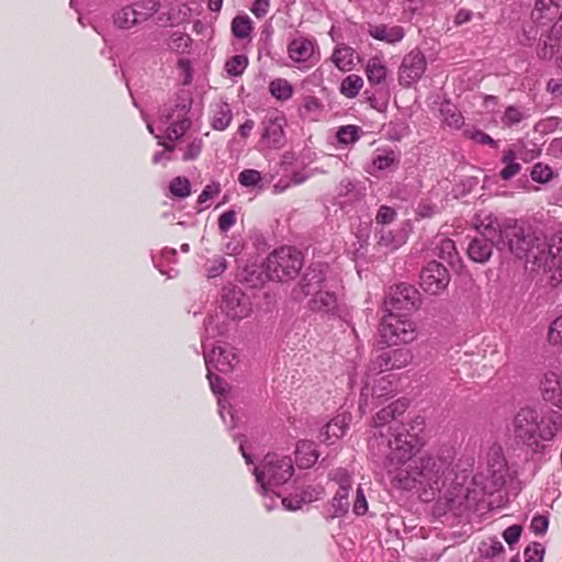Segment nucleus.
<instances>
[{"label":"nucleus","mask_w":562,"mask_h":562,"mask_svg":"<svg viewBox=\"0 0 562 562\" xmlns=\"http://www.w3.org/2000/svg\"><path fill=\"white\" fill-rule=\"evenodd\" d=\"M521 531L522 528L519 525H513L504 530L503 538L509 546H513L518 542Z\"/></svg>","instance_id":"nucleus-61"},{"label":"nucleus","mask_w":562,"mask_h":562,"mask_svg":"<svg viewBox=\"0 0 562 562\" xmlns=\"http://www.w3.org/2000/svg\"><path fill=\"white\" fill-rule=\"evenodd\" d=\"M557 9L558 8L554 9L552 4H547L544 0H536L530 13V19L537 25H546L554 19Z\"/></svg>","instance_id":"nucleus-33"},{"label":"nucleus","mask_w":562,"mask_h":562,"mask_svg":"<svg viewBox=\"0 0 562 562\" xmlns=\"http://www.w3.org/2000/svg\"><path fill=\"white\" fill-rule=\"evenodd\" d=\"M554 412L526 406L520 408L512 419L509 431L518 445L532 453L541 452L558 431Z\"/></svg>","instance_id":"nucleus-4"},{"label":"nucleus","mask_w":562,"mask_h":562,"mask_svg":"<svg viewBox=\"0 0 562 562\" xmlns=\"http://www.w3.org/2000/svg\"><path fill=\"white\" fill-rule=\"evenodd\" d=\"M407 240V233L404 229L387 231L382 229L378 245L387 251L398 249Z\"/></svg>","instance_id":"nucleus-32"},{"label":"nucleus","mask_w":562,"mask_h":562,"mask_svg":"<svg viewBox=\"0 0 562 562\" xmlns=\"http://www.w3.org/2000/svg\"><path fill=\"white\" fill-rule=\"evenodd\" d=\"M368 33L374 40L394 45L404 38V29L400 25L376 24L369 25Z\"/></svg>","instance_id":"nucleus-22"},{"label":"nucleus","mask_w":562,"mask_h":562,"mask_svg":"<svg viewBox=\"0 0 562 562\" xmlns=\"http://www.w3.org/2000/svg\"><path fill=\"white\" fill-rule=\"evenodd\" d=\"M352 512L358 516L364 515L368 512V502L361 486L357 488Z\"/></svg>","instance_id":"nucleus-54"},{"label":"nucleus","mask_w":562,"mask_h":562,"mask_svg":"<svg viewBox=\"0 0 562 562\" xmlns=\"http://www.w3.org/2000/svg\"><path fill=\"white\" fill-rule=\"evenodd\" d=\"M363 85V79L359 75L351 74L342 79L339 91L346 98L352 99L359 94Z\"/></svg>","instance_id":"nucleus-37"},{"label":"nucleus","mask_w":562,"mask_h":562,"mask_svg":"<svg viewBox=\"0 0 562 562\" xmlns=\"http://www.w3.org/2000/svg\"><path fill=\"white\" fill-rule=\"evenodd\" d=\"M112 22L116 29L123 31L131 30L143 23L135 11V7H131V4L123 5L115 10L112 14Z\"/></svg>","instance_id":"nucleus-24"},{"label":"nucleus","mask_w":562,"mask_h":562,"mask_svg":"<svg viewBox=\"0 0 562 562\" xmlns=\"http://www.w3.org/2000/svg\"><path fill=\"white\" fill-rule=\"evenodd\" d=\"M293 91L292 85L283 78L273 79L269 83V92L279 101L290 100L293 95Z\"/></svg>","instance_id":"nucleus-38"},{"label":"nucleus","mask_w":562,"mask_h":562,"mask_svg":"<svg viewBox=\"0 0 562 562\" xmlns=\"http://www.w3.org/2000/svg\"><path fill=\"white\" fill-rule=\"evenodd\" d=\"M374 439L371 442L373 462L385 470L394 487L422 492L424 501H431L441 496L448 503H456L458 498H467V491L461 482L453 476V456L427 454L414 459L419 450L418 438L414 434L401 432L396 441Z\"/></svg>","instance_id":"nucleus-1"},{"label":"nucleus","mask_w":562,"mask_h":562,"mask_svg":"<svg viewBox=\"0 0 562 562\" xmlns=\"http://www.w3.org/2000/svg\"><path fill=\"white\" fill-rule=\"evenodd\" d=\"M227 331V325L221 314L209 316L204 322V335L202 344L207 345V340L224 336Z\"/></svg>","instance_id":"nucleus-31"},{"label":"nucleus","mask_w":562,"mask_h":562,"mask_svg":"<svg viewBox=\"0 0 562 562\" xmlns=\"http://www.w3.org/2000/svg\"><path fill=\"white\" fill-rule=\"evenodd\" d=\"M321 109H322L321 101L316 97L308 95L304 99L302 114L303 115L315 114V113L319 112Z\"/></svg>","instance_id":"nucleus-60"},{"label":"nucleus","mask_w":562,"mask_h":562,"mask_svg":"<svg viewBox=\"0 0 562 562\" xmlns=\"http://www.w3.org/2000/svg\"><path fill=\"white\" fill-rule=\"evenodd\" d=\"M341 280L326 263H312L293 290L295 300L311 296L308 307L317 313H333L338 306L341 293Z\"/></svg>","instance_id":"nucleus-3"},{"label":"nucleus","mask_w":562,"mask_h":562,"mask_svg":"<svg viewBox=\"0 0 562 562\" xmlns=\"http://www.w3.org/2000/svg\"><path fill=\"white\" fill-rule=\"evenodd\" d=\"M524 227L516 220H509L499 223L493 214H479L475 217V227L481 234V238L486 239L499 249L507 248L512 252V245L517 244L518 236L512 232V228Z\"/></svg>","instance_id":"nucleus-9"},{"label":"nucleus","mask_w":562,"mask_h":562,"mask_svg":"<svg viewBox=\"0 0 562 562\" xmlns=\"http://www.w3.org/2000/svg\"><path fill=\"white\" fill-rule=\"evenodd\" d=\"M562 43V11L558 21L552 25L542 46L539 47L537 55L540 59H552L555 44Z\"/></svg>","instance_id":"nucleus-23"},{"label":"nucleus","mask_w":562,"mask_h":562,"mask_svg":"<svg viewBox=\"0 0 562 562\" xmlns=\"http://www.w3.org/2000/svg\"><path fill=\"white\" fill-rule=\"evenodd\" d=\"M329 477L339 485V488L351 487V473L347 469H335L329 473Z\"/></svg>","instance_id":"nucleus-52"},{"label":"nucleus","mask_w":562,"mask_h":562,"mask_svg":"<svg viewBox=\"0 0 562 562\" xmlns=\"http://www.w3.org/2000/svg\"><path fill=\"white\" fill-rule=\"evenodd\" d=\"M207 379L210 382L211 390L214 394L220 395L217 404L220 409V415L223 422L231 428H234L237 423L234 413L231 408L226 407V401L223 397L224 393L227 390V383L220 376L214 373V370H211V373L207 372Z\"/></svg>","instance_id":"nucleus-21"},{"label":"nucleus","mask_w":562,"mask_h":562,"mask_svg":"<svg viewBox=\"0 0 562 562\" xmlns=\"http://www.w3.org/2000/svg\"><path fill=\"white\" fill-rule=\"evenodd\" d=\"M413 360V353L409 349H391L381 352L370 363V371H390L400 370L407 367Z\"/></svg>","instance_id":"nucleus-17"},{"label":"nucleus","mask_w":562,"mask_h":562,"mask_svg":"<svg viewBox=\"0 0 562 562\" xmlns=\"http://www.w3.org/2000/svg\"><path fill=\"white\" fill-rule=\"evenodd\" d=\"M530 177L535 182L548 183L553 179L554 172L549 165L537 162L531 169Z\"/></svg>","instance_id":"nucleus-46"},{"label":"nucleus","mask_w":562,"mask_h":562,"mask_svg":"<svg viewBox=\"0 0 562 562\" xmlns=\"http://www.w3.org/2000/svg\"><path fill=\"white\" fill-rule=\"evenodd\" d=\"M177 258V251L173 248H164L160 252L159 259H154L155 266L158 268V270L166 274L168 278H173L177 276L178 271L173 268H170L169 270H165L162 268L164 261L166 262H176Z\"/></svg>","instance_id":"nucleus-44"},{"label":"nucleus","mask_w":562,"mask_h":562,"mask_svg":"<svg viewBox=\"0 0 562 562\" xmlns=\"http://www.w3.org/2000/svg\"><path fill=\"white\" fill-rule=\"evenodd\" d=\"M544 549L540 543H532L525 549L526 562H542Z\"/></svg>","instance_id":"nucleus-53"},{"label":"nucleus","mask_w":562,"mask_h":562,"mask_svg":"<svg viewBox=\"0 0 562 562\" xmlns=\"http://www.w3.org/2000/svg\"><path fill=\"white\" fill-rule=\"evenodd\" d=\"M350 423V413H338L322 428L319 436L322 441L325 442L326 445H334L345 436Z\"/></svg>","instance_id":"nucleus-20"},{"label":"nucleus","mask_w":562,"mask_h":562,"mask_svg":"<svg viewBox=\"0 0 562 562\" xmlns=\"http://www.w3.org/2000/svg\"><path fill=\"white\" fill-rule=\"evenodd\" d=\"M494 244L481 237L473 238L468 247L470 259L475 262H485L490 259Z\"/></svg>","instance_id":"nucleus-30"},{"label":"nucleus","mask_w":562,"mask_h":562,"mask_svg":"<svg viewBox=\"0 0 562 562\" xmlns=\"http://www.w3.org/2000/svg\"><path fill=\"white\" fill-rule=\"evenodd\" d=\"M288 57L299 69H310L318 63L321 54L314 38L296 36L288 44Z\"/></svg>","instance_id":"nucleus-13"},{"label":"nucleus","mask_w":562,"mask_h":562,"mask_svg":"<svg viewBox=\"0 0 562 562\" xmlns=\"http://www.w3.org/2000/svg\"><path fill=\"white\" fill-rule=\"evenodd\" d=\"M437 255L448 263H453L458 257L454 241L449 238H440L436 244Z\"/></svg>","instance_id":"nucleus-41"},{"label":"nucleus","mask_w":562,"mask_h":562,"mask_svg":"<svg viewBox=\"0 0 562 562\" xmlns=\"http://www.w3.org/2000/svg\"><path fill=\"white\" fill-rule=\"evenodd\" d=\"M169 191L172 196L184 199L191 194V183L186 177H176L169 183Z\"/></svg>","instance_id":"nucleus-42"},{"label":"nucleus","mask_w":562,"mask_h":562,"mask_svg":"<svg viewBox=\"0 0 562 562\" xmlns=\"http://www.w3.org/2000/svg\"><path fill=\"white\" fill-rule=\"evenodd\" d=\"M220 192H221V187L218 183H216V182L210 183L204 187V189L198 196V203L202 205V204L206 203L209 200L217 196L220 194Z\"/></svg>","instance_id":"nucleus-57"},{"label":"nucleus","mask_w":562,"mask_h":562,"mask_svg":"<svg viewBox=\"0 0 562 562\" xmlns=\"http://www.w3.org/2000/svg\"><path fill=\"white\" fill-rule=\"evenodd\" d=\"M381 373L379 371H370V367L366 371L359 400V409L362 413H364L366 407L369 405L370 397L380 400L395 392V385L391 380V375H382Z\"/></svg>","instance_id":"nucleus-12"},{"label":"nucleus","mask_w":562,"mask_h":562,"mask_svg":"<svg viewBox=\"0 0 562 562\" xmlns=\"http://www.w3.org/2000/svg\"><path fill=\"white\" fill-rule=\"evenodd\" d=\"M439 113L445 125L451 128H460L463 125V116L453 103H441Z\"/></svg>","instance_id":"nucleus-34"},{"label":"nucleus","mask_w":562,"mask_h":562,"mask_svg":"<svg viewBox=\"0 0 562 562\" xmlns=\"http://www.w3.org/2000/svg\"><path fill=\"white\" fill-rule=\"evenodd\" d=\"M204 361L210 373L211 370L229 373L239 364L240 356L235 347L218 340L211 348L204 344Z\"/></svg>","instance_id":"nucleus-11"},{"label":"nucleus","mask_w":562,"mask_h":562,"mask_svg":"<svg viewBox=\"0 0 562 562\" xmlns=\"http://www.w3.org/2000/svg\"><path fill=\"white\" fill-rule=\"evenodd\" d=\"M356 52L350 46L339 44L330 56L331 63L340 71H350L355 67Z\"/></svg>","instance_id":"nucleus-27"},{"label":"nucleus","mask_w":562,"mask_h":562,"mask_svg":"<svg viewBox=\"0 0 562 562\" xmlns=\"http://www.w3.org/2000/svg\"><path fill=\"white\" fill-rule=\"evenodd\" d=\"M221 308L227 317L236 321L248 317L252 312L250 299L237 286L223 289Z\"/></svg>","instance_id":"nucleus-14"},{"label":"nucleus","mask_w":562,"mask_h":562,"mask_svg":"<svg viewBox=\"0 0 562 562\" xmlns=\"http://www.w3.org/2000/svg\"><path fill=\"white\" fill-rule=\"evenodd\" d=\"M418 292L414 286L400 284L384 301L386 314L380 324V335L387 345L409 344L417 337L416 324L409 313L416 310Z\"/></svg>","instance_id":"nucleus-2"},{"label":"nucleus","mask_w":562,"mask_h":562,"mask_svg":"<svg viewBox=\"0 0 562 562\" xmlns=\"http://www.w3.org/2000/svg\"><path fill=\"white\" fill-rule=\"evenodd\" d=\"M203 148V139L201 137H188L180 145L179 150L182 151L184 161L195 160Z\"/></svg>","instance_id":"nucleus-36"},{"label":"nucleus","mask_w":562,"mask_h":562,"mask_svg":"<svg viewBox=\"0 0 562 562\" xmlns=\"http://www.w3.org/2000/svg\"><path fill=\"white\" fill-rule=\"evenodd\" d=\"M295 457L300 468H310L317 461L319 454L313 441L301 440L296 445Z\"/></svg>","instance_id":"nucleus-28"},{"label":"nucleus","mask_w":562,"mask_h":562,"mask_svg":"<svg viewBox=\"0 0 562 562\" xmlns=\"http://www.w3.org/2000/svg\"><path fill=\"white\" fill-rule=\"evenodd\" d=\"M437 212L436 205L429 202H420L416 209V215L418 218H429Z\"/></svg>","instance_id":"nucleus-63"},{"label":"nucleus","mask_w":562,"mask_h":562,"mask_svg":"<svg viewBox=\"0 0 562 562\" xmlns=\"http://www.w3.org/2000/svg\"><path fill=\"white\" fill-rule=\"evenodd\" d=\"M407 409V403L405 400H396L389 406L382 408L373 418V431L368 439V453L373 460L371 451V442L374 439H381L390 441L392 446H395L393 441H396V436L401 432L411 434L408 429L396 422V418L405 413Z\"/></svg>","instance_id":"nucleus-8"},{"label":"nucleus","mask_w":562,"mask_h":562,"mask_svg":"<svg viewBox=\"0 0 562 562\" xmlns=\"http://www.w3.org/2000/svg\"><path fill=\"white\" fill-rule=\"evenodd\" d=\"M518 236L517 244L512 245V254L538 265L543 270L562 271V234L548 238L540 229L530 227L512 228Z\"/></svg>","instance_id":"nucleus-5"},{"label":"nucleus","mask_w":562,"mask_h":562,"mask_svg":"<svg viewBox=\"0 0 562 562\" xmlns=\"http://www.w3.org/2000/svg\"><path fill=\"white\" fill-rule=\"evenodd\" d=\"M131 7H135V11L142 22H146L154 14L159 11L160 1L159 0H136L131 3Z\"/></svg>","instance_id":"nucleus-39"},{"label":"nucleus","mask_w":562,"mask_h":562,"mask_svg":"<svg viewBox=\"0 0 562 562\" xmlns=\"http://www.w3.org/2000/svg\"><path fill=\"white\" fill-rule=\"evenodd\" d=\"M236 224V212L228 210L218 217V228L222 233H227Z\"/></svg>","instance_id":"nucleus-56"},{"label":"nucleus","mask_w":562,"mask_h":562,"mask_svg":"<svg viewBox=\"0 0 562 562\" xmlns=\"http://www.w3.org/2000/svg\"><path fill=\"white\" fill-rule=\"evenodd\" d=\"M465 134L470 139H473L474 142H476L479 144L490 145L492 147L497 146L496 140H494L490 135H487L486 133H484L482 131H479V130L465 131Z\"/></svg>","instance_id":"nucleus-58"},{"label":"nucleus","mask_w":562,"mask_h":562,"mask_svg":"<svg viewBox=\"0 0 562 562\" xmlns=\"http://www.w3.org/2000/svg\"><path fill=\"white\" fill-rule=\"evenodd\" d=\"M192 98L189 92L181 91L173 100L166 103L159 111L155 122H148V131L157 139L177 140L191 127L190 111Z\"/></svg>","instance_id":"nucleus-6"},{"label":"nucleus","mask_w":562,"mask_h":562,"mask_svg":"<svg viewBox=\"0 0 562 562\" xmlns=\"http://www.w3.org/2000/svg\"><path fill=\"white\" fill-rule=\"evenodd\" d=\"M294 467L291 457L276 452L267 453L252 470L258 485L257 491L267 495V491H272L286 483L292 477Z\"/></svg>","instance_id":"nucleus-7"},{"label":"nucleus","mask_w":562,"mask_h":562,"mask_svg":"<svg viewBox=\"0 0 562 562\" xmlns=\"http://www.w3.org/2000/svg\"><path fill=\"white\" fill-rule=\"evenodd\" d=\"M398 164L397 156L393 150H382L376 153L372 160V169L376 171H384L392 169Z\"/></svg>","instance_id":"nucleus-40"},{"label":"nucleus","mask_w":562,"mask_h":562,"mask_svg":"<svg viewBox=\"0 0 562 562\" xmlns=\"http://www.w3.org/2000/svg\"><path fill=\"white\" fill-rule=\"evenodd\" d=\"M233 120L232 109L226 102H217L212 108L211 126L216 131L226 130Z\"/></svg>","instance_id":"nucleus-29"},{"label":"nucleus","mask_w":562,"mask_h":562,"mask_svg":"<svg viewBox=\"0 0 562 562\" xmlns=\"http://www.w3.org/2000/svg\"><path fill=\"white\" fill-rule=\"evenodd\" d=\"M192 44L191 37L186 33L176 32L170 37L169 48L177 53L189 52Z\"/></svg>","instance_id":"nucleus-48"},{"label":"nucleus","mask_w":562,"mask_h":562,"mask_svg":"<svg viewBox=\"0 0 562 562\" xmlns=\"http://www.w3.org/2000/svg\"><path fill=\"white\" fill-rule=\"evenodd\" d=\"M262 180L261 173L255 169H245L238 176V181L243 187H257Z\"/></svg>","instance_id":"nucleus-50"},{"label":"nucleus","mask_w":562,"mask_h":562,"mask_svg":"<svg viewBox=\"0 0 562 562\" xmlns=\"http://www.w3.org/2000/svg\"><path fill=\"white\" fill-rule=\"evenodd\" d=\"M302 263L300 251L292 247H281L267 257L263 267L269 280L283 281L294 278Z\"/></svg>","instance_id":"nucleus-10"},{"label":"nucleus","mask_w":562,"mask_h":562,"mask_svg":"<svg viewBox=\"0 0 562 562\" xmlns=\"http://www.w3.org/2000/svg\"><path fill=\"white\" fill-rule=\"evenodd\" d=\"M337 139L340 144L349 145L360 137V128L355 125L342 126L337 132Z\"/></svg>","instance_id":"nucleus-49"},{"label":"nucleus","mask_w":562,"mask_h":562,"mask_svg":"<svg viewBox=\"0 0 562 562\" xmlns=\"http://www.w3.org/2000/svg\"><path fill=\"white\" fill-rule=\"evenodd\" d=\"M395 217L396 212L394 209L386 205H382L380 206L376 213L375 221L378 224L386 225L392 223L395 220Z\"/></svg>","instance_id":"nucleus-59"},{"label":"nucleus","mask_w":562,"mask_h":562,"mask_svg":"<svg viewBox=\"0 0 562 562\" xmlns=\"http://www.w3.org/2000/svg\"><path fill=\"white\" fill-rule=\"evenodd\" d=\"M226 260L221 256L209 260L205 265V271L207 278L210 279L221 276L226 270Z\"/></svg>","instance_id":"nucleus-51"},{"label":"nucleus","mask_w":562,"mask_h":562,"mask_svg":"<svg viewBox=\"0 0 562 562\" xmlns=\"http://www.w3.org/2000/svg\"><path fill=\"white\" fill-rule=\"evenodd\" d=\"M330 508H331L333 517H340L348 512L349 501L348 499L342 501V499H339L336 496H334L331 499Z\"/></svg>","instance_id":"nucleus-62"},{"label":"nucleus","mask_w":562,"mask_h":562,"mask_svg":"<svg viewBox=\"0 0 562 562\" xmlns=\"http://www.w3.org/2000/svg\"><path fill=\"white\" fill-rule=\"evenodd\" d=\"M367 79L371 86L382 83L387 76V66L382 56L370 57L364 66Z\"/></svg>","instance_id":"nucleus-25"},{"label":"nucleus","mask_w":562,"mask_h":562,"mask_svg":"<svg viewBox=\"0 0 562 562\" xmlns=\"http://www.w3.org/2000/svg\"><path fill=\"white\" fill-rule=\"evenodd\" d=\"M527 117H529L528 109L518 105H509L505 109L501 117V123L506 127H512L518 125Z\"/></svg>","instance_id":"nucleus-35"},{"label":"nucleus","mask_w":562,"mask_h":562,"mask_svg":"<svg viewBox=\"0 0 562 562\" xmlns=\"http://www.w3.org/2000/svg\"><path fill=\"white\" fill-rule=\"evenodd\" d=\"M450 281L448 270L437 261H430L422 270L420 286L429 294H438L447 288Z\"/></svg>","instance_id":"nucleus-16"},{"label":"nucleus","mask_w":562,"mask_h":562,"mask_svg":"<svg viewBox=\"0 0 562 562\" xmlns=\"http://www.w3.org/2000/svg\"><path fill=\"white\" fill-rule=\"evenodd\" d=\"M248 65V58L245 55H234L226 64L225 69L229 76H240Z\"/></svg>","instance_id":"nucleus-47"},{"label":"nucleus","mask_w":562,"mask_h":562,"mask_svg":"<svg viewBox=\"0 0 562 562\" xmlns=\"http://www.w3.org/2000/svg\"><path fill=\"white\" fill-rule=\"evenodd\" d=\"M284 124L285 119L279 115L262 122L261 142L267 148L280 149L285 145Z\"/></svg>","instance_id":"nucleus-18"},{"label":"nucleus","mask_w":562,"mask_h":562,"mask_svg":"<svg viewBox=\"0 0 562 562\" xmlns=\"http://www.w3.org/2000/svg\"><path fill=\"white\" fill-rule=\"evenodd\" d=\"M548 336L551 344L562 345V315L552 322Z\"/></svg>","instance_id":"nucleus-55"},{"label":"nucleus","mask_w":562,"mask_h":562,"mask_svg":"<svg viewBox=\"0 0 562 562\" xmlns=\"http://www.w3.org/2000/svg\"><path fill=\"white\" fill-rule=\"evenodd\" d=\"M426 70V58L424 54L414 49L404 56L398 69V82L403 87H411L416 83Z\"/></svg>","instance_id":"nucleus-15"},{"label":"nucleus","mask_w":562,"mask_h":562,"mask_svg":"<svg viewBox=\"0 0 562 562\" xmlns=\"http://www.w3.org/2000/svg\"><path fill=\"white\" fill-rule=\"evenodd\" d=\"M338 196L349 198V201L359 200L363 193L350 179H342L337 187Z\"/></svg>","instance_id":"nucleus-45"},{"label":"nucleus","mask_w":562,"mask_h":562,"mask_svg":"<svg viewBox=\"0 0 562 562\" xmlns=\"http://www.w3.org/2000/svg\"><path fill=\"white\" fill-rule=\"evenodd\" d=\"M252 25L248 15H238L232 22V32L235 37L244 40L251 33Z\"/></svg>","instance_id":"nucleus-43"},{"label":"nucleus","mask_w":562,"mask_h":562,"mask_svg":"<svg viewBox=\"0 0 562 562\" xmlns=\"http://www.w3.org/2000/svg\"><path fill=\"white\" fill-rule=\"evenodd\" d=\"M270 9V0H255L251 12L256 18H263Z\"/></svg>","instance_id":"nucleus-64"},{"label":"nucleus","mask_w":562,"mask_h":562,"mask_svg":"<svg viewBox=\"0 0 562 562\" xmlns=\"http://www.w3.org/2000/svg\"><path fill=\"white\" fill-rule=\"evenodd\" d=\"M324 493V488L321 485L307 486L300 494V498L295 499V503H292L291 497H283L281 499V504L288 510H297L302 507L303 504L312 503L317 501Z\"/></svg>","instance_id":"nucleus-26"},{"label":"nucleus","mask_w":562,"mask_h":562,"mask_svg":"<svg viewBox=\"0 0 562 562\" xmlns=\"http://www.w3.org/2000/svg\"><path fill=\"white\" fill-rule=\"evenodd\" d=\"M540 392L546 402L562 409V372L544 373L540 381Z\"/></svg>","instance_id":"nucleus-19"}]
</instances>
